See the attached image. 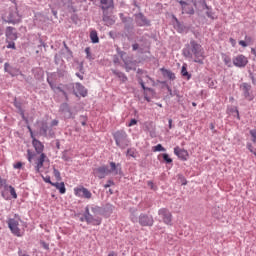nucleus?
<instances>
[{
  "instance_id": "obj_1",
  "label": "nucleus",
  "mask_w": 256,
  "mask_h": 256,
  "mask_svg": "<svg viewBox=\"0 0 256 256\" xmlns=\"http://www.w3.org/2000/svg\"><path fill=\"white\" fill-rule=\"evenodd\" d=\"M182 55L185 59H193L194 63L203 65L205 59V50L203 46L197 42V40L191 39L189 43L185 44L182 49Z\"/></svg>"
},
{
  "instance_id": "obj_2",
  "label": "nucleus",
  "mask_w": 256,
  "mask_h": 256,
  "mask_svg": "<svg viewBox=\"0 0 256 256\" xmlns=\"http://www.w3.org/2000/svg\"><path fill=\"white\" fill-rule=\"evenodd\" d=\"M130 220L132 223H139L141 227H153L155 220L152 215L141 213L138 217L135 212L130 215Z\"/></svg>"
},
{
  "instance_id": "obj_3",
  "label": "nucleus",
  "mask_w": 256,
  "mask_h": 256,
  "mask_svg": "<svg viewBox=\"0 0 256 256\" xmlns=\"http://www.w3.org/2000/svg\"><path fill=\"white\" fill-rule=\"evenodd\" d=\"M112 135L116 146L119 147V149H127V147H129L131 140H129V136L125 130H118Z\"/></svg>"
},
{
  "instance_id": "obj_4",
  "label": "nucleus",
  "mask_w": 256,
  "mask_h": 256,
  "mask_svg": "<svg viewBox=\"0 0 256 256\" xmlns=\"http://www.w3.org/2000/svg\"><path fill=\"white\" fill-rule=\"evenodd\" d=\"M80 221L83 223V221L87 222V225H101L103 222V219L99 216L94 217L93 214L89 211V206L85 207V211L83 213V217L80 218Z\"/></svg>"
},
{
  "instance_id": "obj_5",
  "label": "nucleus",
  "mask_w": 256,
  "mask_h": 256,
  "mask_svg": "<svg viewBox=\"0 0 256 256\" xmlns=\"http://www.w3.org/2000/svg\"><path fill=\"white\" fill-rule=\"evenodd\" d=\"M158 215L162 219V223L165 225H173V214L167 208H161L158 210Z\"/></svg>"
},
{
  "instance_id": "obj_6",
  "label": "nucleus",
  "mask_w": 256,
  "mask_h": 256,
  "mask_svg": "<svg viewBox=\"0 0 256 256\" xmlns=\"http://www.w3.org/2000/svg\"><path fill=\"white\" fill-rule=\"evenodd\" d=\"M7 223L8 228L15 237H23V232H21V229L19 228V221L15 220V218H10Z\"/></svg>"
},
{
  "instance_id": "obj_7",
  "label": "nucleus",
  "mask_w": 256,
  "mask_h": 256,
  "mask_svg": "<svg viewBox=\"0 0 256 256\" xmlns=\"http://www.w3.org/2000/svg\"><path fill=\"white\" fill-rule=\"evenodd\" d=\"M134 17L137 27H151V20H149L142 12L134 14Z\"/></svg>"
},
{
  "instance_id": "obj_8",
  "label": "nucleus",
  "mask_w": 256,
  "mask_h": 256,
  "mask_svg": "<svg viewBox=\"0 0 256 256\" xmlns=\"http://www.w3.org/2000/svg\"><path fill=\"white\" fill-rule=\"evenodd\" d=\"M240 90L242 91V95L244 99H247V101H253L254 97H253V90H252L251 84L246 82L242 83L240 85Z\"/></svg>"
},
{
  "instance_id": "obj_9",
  "label": "nucleus",
  "mask_w": 256,
  "mask_h": 256,
  "mask_svg": "<svg viewBox=\"0 0 256 256\" xmlns=\"http://www.w3.org/2000/svg\"><path fill=\"white\" fill-rule=\"evenodd\" d=\"M20 21L21 15H19V10H17V7L10 8L7 16V23H12L15 25V23H20Z\"/></svg>"
},
{
  "instance_id": "obj_10",
  "label": "nucleus",
  "mask_w": 256,
  "mask_h": 256,
  "mask_svg": "<svg viewBox=\"0 0 256 256\" xmlns=\"http://www.w3.org/2000/svg\"><path fill=\"white\" fill-rule=\"evenodd\" d=\"M74 195L82 199H91L93 197L91 191L83 186L74 188Z\"/></svg>"
},
{
  "instance_id": "obj_11",
  "label": "nucleus",
  "mask_w": 256,
  "mask_h": 256,
  "mask_svg": "<svg viewBox=\"0 0 256 256\" xmlns=\"http://www.w3.org/2000/svg\"><path fill=\"white\" fill-rule=\"evenodd\" d=\"M93 175L98 177V179H105L107 175H109V166L102 165L100 167L93 169Z\"/></svg>"
},
{
  "instance_id": "obj_12",
  "label": "nucleus",
  "mask_w": 256,
  "mask_h": 256,
  "mask_svg": "<svg viewBox=\"0 0 256 256\" xmlns=\"http://www.w3.org/2000/svg\"><path fill=\"white\" fill-rule=\"evenodd\" d=\"M247 63H249V60L243 54H240L233 59V65H235V67H247Z\"/></svg>"
},
{
  "instance_id": "obj_13",
  "label": "nucleus",
  "mask_w": 256,
  "mask_h": 256,
  "mask_svg": "<svg viewBox=\"0 0 256 256\" xmlns=\"http://www.w3.org/2000/svg\"><path fill=\"white\" fill-rule=\"evenodd\" d=\"M60 113L63 115L64 119H71V117H73V112L68 103H62L60 105Z\"/></svg>"
},
{
  "instance_id": "obj_14",
  "label": "nucleus",
  "mask_w": 256,
  "mask_h": 256,
  "mask_svg": "<svg viewBox=\"0 0 256 256\" xmlns=\"http://www.w3.org/2000/svg\"><path fill=\"white\" fill-rule=\"evenodd\" d=\"M5 35H6V40H9V41H17V39H18L16 29L11 26H8L6 28Z\"/></svg>"
},
{
  "instance_id": "obj_15",
  "label": "nucleus",
  "mask_w": 256,
  "mask_h": 256,
  "mask_svg": "<svg viewBox=\"0 0 256 256\" xmlns=\"http://www.w3.org/2000/svg\"><path fill=\"white\" fill-rule=\"evenodd\" d=\"M179 4L182 7V13H186V15H195V9H193V6H191V4H188L183 0H180Z\"/></svg>"
},
{
  "instance_id": "obj_16",
  "label": "nucleus",
  "mask_w": 256,
  "mask_h": 256,
  "mask_svg": "<svg viewBox=\"0 0 256 256\" xmlns=\"http://www.w3.org/2000/svg\"><path fill=\"white\" fill-rule=\"evenodd\" d=\"M73 93L76 95V97H78L77 93L81 95V97H87V89H85V86L79 82L75 84Z\"/></svg>"
},
{
  "instance_id": "obj_17",
  "label": "nucleus",
  "mask_w": 256,
  "mask_h": 256,
  "mask_svg": "<svg viewBox=\"0 0 256 256\" xmlns=\"http://www.w3.org/2000/svg\"><path fill=\"white\" fill-rule=\"evenodd\" d=\"M174 154H176L178 156V159H181V161H187L189 157V152H187V150L185 149L179 148V146H176L174 148Z\"/></svg>"
},
{
  "instance_id": "obj_18",
  "label": "nucleus",
  "mask_w": 256,
  "mask_h": 256,
  "mask_svg": "<svg viewBox=\"0 0 256 256\" xmlns=\"http://www.w3.org/2000/svg\"><path fill=\"white\" fill-rule=\"evenodd\" d=\"M47 131H49V137H55V132H53V129L49 127L47 122H43L41 127H40V132L44 137H47Z\"/></svg>"
},
{
  "instance_id": "obj_19",
  "label": "nucleus",
  "mask_w": 256,
  "mask_h": 256,
  "mask_svg": "<svg viewBox=\"0 0 256 256\" xmlns=\"http://www.w3.org/2000/svg\"><path fill=\"white\" fill-rule=\"evenodd\" d=\"M102 11H109V9H114L115 4L113 0H100Z\"/></svg>"
},
{
  "instance_id": "obj_20",
  "label": "nucleus",
  "mask_w": 256,
  "mask_h": 256,
  "mask_svg": "<svg viewBox=\"0 0 256 256\" xmlns=\"http://www.w3.org/2000/svg\"><path fill=\"white\" fill-rule=\"evenodd\" d=\"M45 159H47V155H45V153H42L40 157L37 159L35 166L36 173H41V169L45 163Z\"/></svg>"
},
{
  "instance_id": "obj_21",
  "label": "nucleus",
  "mask_w": 256,
  "mask_h": 256,
  "mask_svg": "<svg viewBox=\"0 0 256 256\" xmlns=\"http://www.w3.org/2000/svg\"><path fill=\"white\" fill-rule=\"evenodd\" d=\"M32 145L38 155H41L45 150V145H43L42 142L37 139L32 140Z\"/></svg>"
},
{
  "instance_id": "obj_22",
  "label": "nucleus",
  "mask_w": 256,
  "mask_h": 256,
  "mask_svg": "<svg viewBox=\"0 0 256 256\" xmlns=\"http://www.w3.org/2000/svg\"><path fill=\"white\" fill-rule=\"evenodd\" d=\"M109 174L119 175L121 173V164H116L115 162H110V169L108 168Z\"/></svg>"
},
{
  "instance_id": "obj_23",
  "label": "nucleus",
  "mask_w": 256,
  "mask_h": 256,
  "mask_svg": "<svg viewBox=\"0 0 256 256\" xmlns=\"http://www.w3.org/2000/svg\"><path fill=\"white\" fill-rule=\"evenodd\" d=\"M52 187H55L56 189H58L59 193L61 195H65V193L67 192V188H65V183L64 182H55V183H51Z\"/></svg>"
},
{
  "instance_id": "obj_24",
  "label": "nucleus",
  "mask_w": 256,
  "mask_h": 256,
  "mask_svg": "<svg viewBox=\"0 0 256 256\" xmlns=\"http://www.w3.org/2000/svg\"><path fill=\"white\" fill-rule=\"evenodd\" d=\"M161 71H162L163 77H166L170 81H175V79H176L175 73H173L171 70L161 68Z\"/></svg>"
},
{
  "instance_id": "obj_25",
  "label": "nucleus",
  "mask_w": 256,
  "mask_h": 256,
  "mask_svg": "<svg viewBox=\"0 0 256 256\" xmlns=\"http://www.w3.org/2000/svg\"><path fill=\"white\" fill-rule=\"evenodd\" d=\"M102 21L105 22V25H107V27L115 25V20L111 18V16L107 15L105 12H103Z\"/></svg>"
},
{
  "instance_id": "obj_26",
  "label": "nucleus",
  "mask_w": 256,
  "mask_h": 256,
  "mask_svg": "<svg viewBox=\"0 0 256 256\" xmlns=\"http://www.w3.org/2000/svg\"><path fill=\"white\" fill-rule=\"evenodd\" d=\"M124 67L127 72L133 71L135 69V63L129 59H123Z\"/></svg>"
},
{
  "instance_id": "obj_27",
  "label": "nucleus",
  "mask_w": 256,
  "mask_h": 256,
  "mask_svg": "<svg viewBox=\"0 0 256 256\" xmlns=\"http://www.w3.org/2000/svg\"><path fill=\"white\" fill-rule=\"evenodd\" d=\"M112 73L113 75H116V77H118V79H120V81H122V83L127 82V75H125V73L112 69Z\"/></svg>"
},
{
  "instance_id": "obj_28",
  "label": "nucleus",
  "mask_w": 256,
  "mask_h": 256,
  "mask_svg": "<svg viewBox=\"0 0 256 256\" xmlns=\"http://www.w3.org/2000/svg\"><path fill=\"white\" fill-rule=\"evenodd\" d=\"M134 29H135V27L133 26V22H130V23L124 25V30L127 33H129V35H127L128 41H131V33H133Z\"/></svg>"
},
{
  "instance_id": "obj_29",
  "label": "nucleus",
  "mask_w": 256,
  "mask_h": 256,
  "mask_svg": "<svg viewBox=\"0 0 256 256\" xmlns=\"http://www.w3.org/2000/svg\"><path fill=\"white\" fill-rule=\"evenodd\" d=\"M113 205L111 204H106L103 208H102V215H111V213H113Z\"/></svg>"
},
{
  "instance_id": "obj_30",
  "label": "nucleus",
  "mask_w": 256,
  "mask_h": 256,
  "mask_svg": "<svg viewBox=\"0 0 256 256\" xmlns=\"http://www.w3.org/2000/svg\"><path fill=\"white\" fill-rule=\"evenodd\" d=\"M181 75H182V77L187 79V81H189V79H191V74L187 71V64H183V66L181 68Z\"/></svg>"
},
{
  "instance_id": "obj_31",
  "label": "nucleus",
  "mask_w": 256,
  "mask_h": 256,
  "mask_svg": "<svg viewBox=\"0 0 256 256\" xmlns=\"http://www.w3.org/2000/svg\"><path fill=\"white\" fill-rule=\"evenodd\" d=\"M161 157H162L164 163H167L168 165L173 163V159H171V157H169V154H167V153L160 154L158 156V159H161Z\"/></svg>"
},
{
  "instance_id": "obj_32",
  "label": "nucleus",
  "mask_w": 256,
  "mask_h": 256,
  "mask_svg": "<svg viewBox=\"0 0 256 256\" xmlns=\"http://www.w3.org/2000/svg\"><path fill=\"white\" fill-rule=\"evenodd\" d=\"M170 97H177L178 101L181 99V94H179V90H172L171 87L167 86Z\"/></svg>"
},
{
  "instance_id": "obj_33",
  "label": "nucleus",
  "mask_w": 256,
  "mask_h": 256,
  "mask_svg": "<svg viewBox=\"0 0 256 256\" xmlns=\"http://www.w3.org/2000/svg\"><path fill=\"white\" fill-rule=\"evenodd\" d=\"M138 83L139 85H141L143 91H149L150 93H153V88L146 87L143 78L138 77Z\"/></svg>"
},
{
  "instance_id": "obj_34",
  "label": "nucleus",
  "mask_w": 256,
  "mask_h": 256,
  "mask_svg": "<svg viewBox=\"0 0 256 256\" xmlns=\"http://www.w3.org/2000/svg\"><path fill=\"white\" fill-rule=\"evenodd\" d=\"M90 39L92 43H99V35H97V31L93 30L90 32Z\"/></svg>"
},
{
  "instance_id": "obj_35",
  "label": "nucleus",
  "mask_w": 256,
  "mask_h": 256,
  "mask_svg": "<svg viewBox=\"0 0 256 256\" xmlns=\"http://www.w3.org/2000/svg\"><path fill=\"white\" fill-rule=\"evenodd\" d=\"M91 211L94 215H103V208L99 206H92Z\"/></svg>"
},
{
  "instance_id": "obj_36",
  "label": "nucleus",
  "mask_w": 256,
  "mask_h": 256,
  "mask_svg": "<svg viewBox=\"0 0 256 256\" xmlns=\"http://www.w3.org/2000/svg\"><path fill=\"white\" fill-rule=\"evenodd\" d=\"M35 157H37V154L33 151H31V149L27 150V159L29 161V163L33 162V159H35Z\"/></svg>"
},
{
  "instance_id": "obj_37",
  "label": "nucleus",
  "mask_w": 256,
  "mask_h": 256,
  "mask_svg": "<svg viewBox=\"0 0 256 256\" xmlns=\"http://www.w3.org/2000/svg\"><path fill=\"white\" fill-rule=\"evenodd\" d=\"M120 18H121L122 23H124V25H127L128 23H133V18L125 17V16H123V13L120 14Z\"/></svg>"
},
{
  "instance_id": "obj_38",
  "label": "nucleus",
  "mask_w": 256,
  "mask_h": 256,
  "mask_svg": "<svg viewBox=\"0 0 256 256\" xmlns=\"http://www.w3.org/2000/svg\"><path fill=\"white\" fill-rule=\"evenodd\" d=\"M222 59L223 62L225 63V65H227L228 67H231V57L228 56L227 54H222Z\"/></svg>"
},
{
  "instance_id": "obj_39",
  "label": "nucleus",
  "mask_w": 256,
  "mask_h": 256,
  "mask_svg": "<svg viewBox=\"0 0 256 256\" xmlns=\"http://www.w3.org/2000/svg\"><path fill=\"white\" fill-rule=\"evenodd\" d=\"M85 53H86V59H88L89 61H93V59H95L93 57V55L91 54V48L90 47L85 48Z\"/></svg>"
},
{
  "instance_id": "obj_40",
  "label": "nucleus",
  "mask_w": 256,
  "mask_h": 256,
  "mask_svg": "<svg viewBox=\"0 0 256 256\" xmlns=\"http://www.w3.org/2000/svg\"><path fill=\"white\" fill-rule=\"evenodd\" d=\"M14 107H16V109H18V111H21L22 112V115L23 114V104L19 101H17V98L14 99Z\"/></svg>"
},
{
  "instance_id": "obj_41",
  "label": "nucleus",
  "mask_w": 256,
  "mask_h": 256,
  "mask_svg": "<svg viewBox=\"0 0 256 256\" xmlns=\"http://www.w3.org/2000/svg\"><path fill=\"white\" fill-rule=\"evenodd\" d=\"M7 43V49H17V47L15 46V40H6Z\"/></svg>"
},
{
  "instance_id": "obj_42",
  "label": "nucleus",
  "mask_w": 256,
  "mask_h": 256,
  "mask_svg": "<svg viewBox=\"0 0 256 256\" xmlns=\"http://www.w3.org/2000/svg\"><path fill=\"white\" fill-rule=\"evenodd\" d=\"M56 89H57V91H59V93H62V95L65 97L66 101H69V95H67V92L65 90H63V88L61 86H57Z\"/></svg>"
},
{
  "instance_id": "obj_43",
  "label": "nucleus",
  "mask_w": 256,
  "mask_h": 256,
  "mask_svg": "<svg viewBox=\"0 0 256 256\" xmlns=\"http://www.w3.org/2000/svg\"><path fill=\"white\" fill-rule=\"evenodd\" d=\"M127 155H128L129 157H133V158L135 159V157H137L135 148H130V149H128V150H127Z\"/></svg>"
},
{
  "instance_id": "obj_44",
  "label": "nucleus",
  "mask_w": 256,
  "mask_h": 256,
  "mask_svg": "<svg viewBox=\"0 0 256 256\" xmlns=\"http://www.w3.org/2000/svg\"><path fill=\"white\" fill-rule=\"evenodd\" d=\"M53 174L57 181H61V172L57 168H53Z\"/></svg>"
},
{
  "instance_id": "obj_45",
  "label": "nucleus",
  "mask_w": 256,
  "mask_h": 256,
  "mask_svg": "<svg viewBox=\"0 0 256 256\" xmlns=\"http://www.w3.org/2000/svg\"><path fill=\"white\" fill-rule=\"evenodd\" d=\"M153 151H154V152H157V151H163V152H165V151H167V150L165 149V147H163V145L158 144V145H156V146L153 147Z\"/></svg>"
},
{
  "instance_id": "obj_46",
  "label": "nucleus",
  "mask_w": 256,
  "mask_h": 256,
  "mask_svg": "<svg viewBox=\"0 0 256 256\" xmlns=\"http://www.w3.org/2000/svg\"><path fill=\"white\" fill-rule=\"evenodd\" d=\"M205 9H207V17H209L210 19H215V17L213 16V12L211 11V9H209V6L207 4H205Z\"/></svg>"
},
{
  "instance_id": "obj_47",
  "label": "nucleus",
  "mask_w": 256,
  "mask_h": 256,
  "mask_svg": "<svg viewBox=\"0 0 256 256\" xmlns=\"http://www.w3.org/2000/svg\"><path fill=\"white\" fill-rule=\"evenodd\" d=\"M4 70L6 71V73H9V75H13V72L11 71V65H9V63H5L4 64Z\"/></svg>"
},
{
  "instance_id": "obj_48",
  "label": "nucleus",
  "mask_w": 256,
  "mask_h": 256,
  "mask_svg": "<svg viewBox=\"0 0 256 256\" xmlns=\"http://www.w3.org/2000/svg\"><path fill=\"white\" fill-rule=\"evenodd\" d=\"M10 195H12L13 199H17V192L13 186H9Z\"/></svg>"
},
{
  "instance_id": "obj_49",
  "label": "nucleus",
  "mask_w": 256,
  "mask_h": 256,
  "mask_svg": "<svg viewBox=\"0 0 256 256\" xmlns=\"http://www.w3.org/2000/svg\"><path fill=\"white\" fill-rule=\"evenodd\" d=\"M63 45H64V48L66 49L68 55L70 57H73V51H71V49H69V46H67V43L66 42H63Z\"/></svg>"
},
{
  "instance_id": "obj_50",
  "label": "nucleus",
  "mask_w": 256,
  "mask_h": 256,
  "mask_svg": "<svg viewBox=\"0 0 256 256\" xmlns=\"http://www.w3.org/2000/svg\"><path fill=\"white\" fill-rule=\"evenodd\" d=\"M40 245L43 247V249H45L46 251H49V243L41 240Z\"/></svg>"
},
{
  "instance_id": "obj_51",
  "label": "nucleus",
  "mask_w": 256,
  "mask_h": 256,
  "mask_svg": "<svg viewBox=\"0 0 256 256\" xmlns=\"http://www.w3.org/2000/svg\"><path fill=\"white\" fill-rule=\"evenodd\" d=\"M147 185H148V187H150V189H152V191H156L157 190V186H155L153 181H148Z\"/></svg>"
},
{
  "instance_id": "obj_52",
  "label": "nucleus",
  "mask_w": 256,
  "mask_h": 256,
  "mask_svg": "<svg viewBox=\"0 0 256 256\" xmlns=\"http://www.w3.org/2000/svg\"><path fill=\"white\" fill-rule=\"evenodd\" d=\"M62 159H63V161H71V157H69V155H67V151L63 152Z\"/></svg>"
},
{
  "instance_id": "obj_53",
  "label": "nucleus",
  "mask_w": 256,
  "mask_h": 256,
  "mask_svg": "<svg viewBox=\"0 0 256 256\" xmlns=\"http://www.w3.org/2000/svg\"><path fill=\"white\" fill-rule=\"evenodd\" d=\"M178 179L181 180L182 185H187V179H185V176L178 175Z\"/></svg>"
},
{
  "instance_id": "obj_54",
  "label": "nucleus",
  "mask_w": 256,
  "mask_h": 256,
  "mask_svg": "<svg viewBox=\"0 0 256 256\" xmlns=\"http://www.w3.org/2000/svg\"><path fill=\"white\" fill-rule=\"evenodd\" d=\"M80 123H81V125H83V127H85V125H87L86 116H80Z\"/></svg>"
},
{
  "instance_id": "obj_55",
  "label": "nucleus",
  "mask_w": 256,
  "mask_h": 256,
  "mask_svg": "<svg viewBox=\"0 0 256 256\" xmlns=\"http://www.w3.org/2000/svg\"><path fill=\"white\" fill-rule=\"evenodd\" d=\"M111 185H115V182H113V180H108L107 183L104 185V189H109Z\"/></svg>"
},
{
  "instance_id": "obj_56",
  "label": "nucleus",
  "mask_w": 256,
  "mask_h": 256,
  "mask_svg": "<svg viewBox=\"0 0 256 256\" xmlns=\"http://www.w3.org/2000/svg\"><path fill=\"white\" fill-rule=\"evenodd\" d=\"M208 87H210V89H215V81L212 79L208 80Z\"/></svg>"
},
{
  "instance_id": "obj_57",
  "label": "nucleus",
  "mask_w": 256,
  "mask_h": 256,
  "mask_svg": "<svg viewBox=\"0 0 256 256\" xmlns=\"http://www.w3.org/2000/svg\"><path fill=\"white\" fill-rule=\"evenodd\" d=\"M57 75H58V77H65V75H67V71L58 70Z\"/></svg>"
},
{
  "instance_id": "obj_58",
  "label": "nucleus",
  "mask_w": 256,
  "mask_h": 256,
  "mask_svg": "<svg viewBox=\"0 0 256 256\" xmlns=\"http://www.w3.org/2000/svg\"><path fill=\"white\" fill-rule=\"evenodd\" d=\"M0 187H7V179L0 178Z\"/></svg>"
},
{
  "instance_id": "obj_59",
  "label": "nucleus",
  "mask_w": 256,
  "mask_h": 256,
  "mask_svg": "<svg viewBox=\"0 0 256 256\" xmlns=\"http://www.w3.org/2000/svg\"><path fill=\"white\" fill-rule=\"evenodd\" d=\"M43 180L45 181V183H49V185H51V183H54L51 181V176L43 177Z\"/></svg>"
},
{
  "instance_id": "obj_60",
  "label": "nucleus",
  "mask_w": 256,
  "mask_h": 256,
  "mask_svg": "<svg viewBox=\"0 0 256 256\" xmlns=\"http://www.w3.org/2000/svg\"><path fill=\"white\" fill-rule=\"evenodd\" d=\"M14 169H21V167H23V163L22 162H17L16 164L13 165Z\"/></svg>"
},
{
  "instance_id": "obj_61",
  "label": "nucleus",
  "mask_w": 256,
  "mask_h": 256,
  "mask_svg": "<svg viewBox=\"0 0 256 256\" xmlns=\"http://www.w3.org/2000/svg\"><path fill=\"white\" fill-rule=\"evenodd\" d=\"M133 125H137V119H131L128 124V127H133Z\"/></svg>"
},
{
  "instance_id": "obj_62",
  "label": "nucleus",
  "mask_w": 256,
  "mask_h": 256,
  "mask_svg": "<svg viewBox=\"0 0 256 256\" xmlns=\"http://www.w3.org/2000/svg\"><path fill=\"white\" fill-rule=\"evenodd\" d=\"M132 51H139V44L138 43H134L132 45Z\"/></svg>"
},
{
  "instance_id": "obj_63",
  "label": "nucleus",
  "mask_w": 256,
  "mask_h": 256,
  "mask_svg": "<svg viewBox=\"0 0 256 256\" xmlns=\"http://www.w3.org/2000/svg\"><path fill=\"white\" fill-rule=\"evenodd\" d=\"M113 63H114L115 65H118V63H119V56H117V55H114V56H113Z\"/></svg>"
},
{
  "instance_id": "obj_64",
  "label": "nucleus",
  "mask_w": 256,
  "mask_h": 256,
  "mask_svg": "<svg viewBox=\"0 0 256 256\" xmlns=\"http://www.w3.org/2000/svg\"><path fill=\"white\" fill-rule=\"evenodd\" d=\"M18 255L19 256H29V254H27V252H23V250H21V249H19Z\"/></svg>"
}]
</instances>
